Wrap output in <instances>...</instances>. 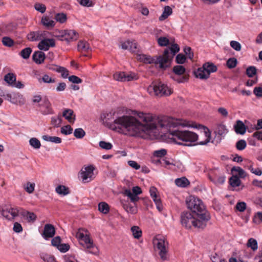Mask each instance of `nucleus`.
<instances>
[{
    "label": "nucleus",
    "mask_w": 262,
    "mask_h": 262,
    "mask_svg": "<svg viewBox=\"0 0 262 262\" xmlns=\"http://www.w3.org/2000/svg\"><path fill=\"white\" fill-rule=\"evenodd\" d=\"M246 142L244 140H240L237 142L236 147L238 150H242L246 148Z\"/></svg>",
    "instance_id": "nucleus-56"
},
{
    "label": "nucleus",
    "mask_w": 262,
    "mask_h": 262,
    "mask_svg": "<svg viewBox=\"0 0 262 262\" xmlns=\"http://www.w3.org/2000/svg\"><path fill=\"white\" fill-rule=\"evenodd\" d=\"M54 36L59 40L68 42L76 40L78 38L77 32L73 30L59 31L55 32Z\"/></svg>",
    "instance_id": "nucleus-9"
},
{
    "label": "nucleus",
    "mask_w": 262,
    "mask_h": 262,
    "mask_svg": "<svg viewBox=\"0 0 262 262\" xmlns=\"http://www.w3.org/2000/svg\"><path fill=\"white\" fill-rule=\"evenodd\" d=\"M186 204L187 207L198 217H202L201 214L209 215L202 201L198 198L194 196H189L186 200Z\"/></svg>",
    "instance_id": "nucleus-5"
},
{
    "label": "nucleus",
    "mask_w": 262,
    "mask_h": 262,
    "mask_svg": "<svg viewBox=\"0 0 262 262\" xmlns=\"http://www.w3.org/2000/svg\"><path fill=\"white\" fill-rule=\"evenodd\" d=\"M234 127L235 132L238 134L244 135L246 130L245 124L241 120L236 121V123L234 125Z\"/></svg>",
    "instance_id": "nucleus-23"
},
{
    "label": "nucleus",
    "mask_w": 262,
    "mask_h": 262,
    "mask_svg": "<svg viewBox=\"0 0 262 262\" xmlns=\"http://www.w3.org/2000/svg\"><path fill=\"white\" fill-rule=\"evenodd\" d=\"M139 118L144 123L133 116H123L117 118L114 121L113 129L129 136H140L143 133H149L157 127L166 129L171 136V139L177 144L191 146L198 140L196 134L189 130L171 129L178 126H186L185 121L163 116L157 118L150 114L142 112L138 113Z\"/></svg>",
    "instance_id": "nucleus-1"
},
{
    "label": "nucleus",
    "mask_w": 262,
    "mask_h": 262,
    "mask_svg": "<svg viewBox=\"0 0 262 262\" xmlns=\"http://www.w3.org/2000/svg\"><path fill=\"white\" fill-rule=\"evenodd\" d=\"M73 128L69 125L62 126L61 128V133L65 135H70L72 133Z\"/></svg>",
    "instance_id": "nucleus-52"
},
{
    "label": "nucleus",
    "mask_w": 262,
    "mask_h": 262,
    "mask_svg": "<svg viewBox=\"0 0 262 262\" xmlns=\"http://www.w3.org/2000/svg\"><path fill=\"white\" fill-rule=\"evenodd\" d=\"M161 32V30H157V32L155 34L158 43L160 46L161 47L166 46L169 43V40L166 37L159 36V34Z\"/></svg>",
    "instance_id": "nucleus-21"
},
{
    "label": "nucleus",
    "mask_w": 262,
    "mask_h": 262,
    "mask_svg": "<svg viewBox=\"0 0 262 262\" xmlns=\"http://www.w3.org/2000/svg\"><path fill=\"white\" fill-rule=\"evenodd\" d=\"M95 169V167L93 165H85L82 167L79 172V177L82 182L88 183L94 179Z\"/></svg>",
    "instance_id": "nucleus-8"
},
{
    "label": "nucleus",
    "mask_w": 262,
    "mask_h": 262,
    "mask_svg": "<svg viewBox=\"0 0 262 262\" xmlns=\"http://www.w3.org/2000/svg\"><path fill=\"white\" fill-rule=\"evenodd\" d=\"M20 209L17 207H7L1 210L2 215L8 220H12L19 215Z\"/></svg>",
    "instance_id": "nucleus-10"
},
{
    "label": "nucleus",
    "mask_w": 262,
    "mask_h": 262,
    "mask_svg": "<svg viewBox=\"0 0 262 262\" xmlns=\"http://www.w3.org/2000/svg\"><path fill=\"white\" fill-rule=\"evenodd\" d=\"M204 66L206 71L209 73V75L211 73L214 72L217 70L216 67L212 63L207 62L204 64Z\"/></svg>",
    "instance_id": "nucleus-44"
},
{
    "label": "nucleus",
    "mask_w": 262,
    "mask_h": 262,
    "mask_svg": "<svg viewBox=\"0 0 262 262\" xmlns=\"http://www.w3.org/2000/svg\"><path fill=\"white\" fill-rule=\"evenodd\" d=\"M232 173H234L237 177L240 178H245L246 176V172L241 167L234 166L231 169Z\"/></svg>",
    "instance_id": "nucleus-33"
},
{
    "label": "nucleus",
    "mask_w": 262,
    "mask_h": 262,
    "mask_svg": "<svg viewBox=\"0 0 262 262\" xmlns=\"http://www.w3.org/2000/svg\"><path fill=\"white\" fill-rule=\"evenodd\" d=\"M237 64V60L234 58H229L227 61V66L230 68H234Z\"/></svg>",
    "instance_id": "nucleus-60"
},
{
    "label": "nucleus",
    "mask_w": 262,
    "mask_h": 262,
    "mask_svg": "<svg viewBox=\"0 0 262 262\" xmlns=\"http://www.w3.org/2000/svg\"><path fill=\"white\" fill-rule=\"evenodd\" d=\"M256 69L254 67H249L247 69L246 74L250 77H253L256 74Z\"/></svg>",
    "instance_id": "nucleus-63"
},
{
    "label": "nucleus",
    "mask_w": 262,
    "mask_h": 262,
    "mask_svg": "<svg viewBox=\"0 0 262 262\" xmlns=\"http://www.w3.org/2000/svg\"><path fill=\"white\" fill-rule=\"evenodd\" d=\"M41 24L48 29H52L55 26L56 21L54 20L53 13L50 12L42 16Z\"/></svg>",
    "instance_id": "nucleus-14"
},
{
    "label": "nucleus",
    "mask_w": 262,
    "mask_h": 262,
    "mask_svg": "<svg viewBox=\"0 0 262 262\" xmlns=\"http://www.w3.org/2000/svg\"><path fill=\"white\" fill-rule=\"evenodd\" d=\"M253 221L254 223L259 224L260 223H262V212H258L255 214Z\"/></svg>",
    "instance_id": "nucleus-55"
},
{
    "label": "nucleus",
    "mask_w": 262,
    "mask_h": 262,
    "mask_svg": "<svg viewBox=\"0 0 262 262\" xmlns=\"http://www.w3.org/2000/svg\"><path fill=\"white\" fill-rule=\"evenodd\" d=\"M32 58L35 63L40 64L45 59V54L41 51H36L33 53Z\"/></svg>",
    "instance_id": "nucleus-22"
},
{
    "label": "nucleus",
    "mask_w": 262,
    "mask_h": 262,
    "mask_svg": "<svg viewBox=\"0 0 262 262\" xmlns=\"http://www.w3.org/2000/svg\"><path fill=\"white\" fill-rule=\"evenodd\" d=\"M154 249L162 261L167 260L168 255V242L163 236L158 235L152 239Z\"/></svg>",
    "instance_id": "nucleus-4"
},
{
    "label": "nucleus",
    "mask_w": 262,
    "mask_h": 262,
    "mask_svg": "<svg viewBox=\"0 0 262 262\" xmlns=\"http://www.w3.org/2000/svg\"><path fill=\"white\" fill-rule=\"evenodd\" d=\"M55 233V230L54 226L50 224L45 225L43 232L42 233V236L48 240L50 238L53 237Z\"/></svg>",
    "instance_id": "nucleus-17"
},
{
    "label": "nucleus",
    "mask_w": 262,
    "mask_h": 262,
    "mask_svg": "<svg viewBox=\"0 0 262 262\" xmlns=\"http://www.w3.org/2000/svg\"><path fill=\"white\" fill-rule=\"evenodd\" d=\"M174 182L177 186L180 187H185L189 184V181L185 177L176 179Z\"/></svg>",
    "instance_id": "nucleus-30"
},
{
    "label": "nucleus",
    "mask_w": 262,
    "mask_h": 262,
    "mask_svg": "<svg viewBox=\"0 0 262 262\" xmlns=\"http://www.w3.org/2000/svg\"><path fill=\"white\" fill-rule=\"evenodd\" d=\"M41 257L45 262H57L53 256L47 254H42Z\"/></svg>",
    "instance_id": "nucleus-53"
},
{
    "label": "nucleus",
    "mask_w": 262,
    "mask_h": 262,
    "mask_svg": "<svg viewBox=\"0 0 262 262\" xmlns=\"http://www.w3.org/2000/svg\"><path fill=\"white\" fill-rule=\"evenodd\" d=\"M29 144L34 149H39L41 146L39 140L36 138H31L29 140Z\"/></svg>",
    "instance_id": "nucleus-42"
},
{
    "label": "nucleus",
    "mask_w": 262,
    "mask_h": 262,
    "mask_svg": "<svg viewBox=\"0 0 262 262\" xmlns=\"http://www.w3.org/2000/svg\"><path fill=\"white\" fill-rule=\"evenodd\" d=\"M172 9L169 6H165L164 8L162 15L159 18V20L163 21L165 20L172 14Z\"/></svg>",
    "instance_id": "nucleus-28"
},
{
    "label": "nucleus",
    "mask_w": 262,
    "mask_h": 262,
    "mask_svg": "<svg viewBox=\"0 0 262 262\" xmlns=\"http://www.w3.org/2000/svg\"><path fill=\"white\" fill-rule=\"evenodd\" d=\"M166 150L164 149H161L158 150H155L154 152V156L157 157H162L166 154Z\"/></svg>",
    "instance_id": "nucleus-64"
},
{
    "label": "nucleus",
    "mask_w": 262,
    "mask_h": 262,
    "mask_svg": "<svg viewBox=\"0 0 262 262\" xmlns=\"http://www.w3.org/2000/svg\"><path fill=\"white\" fill-rule=\"evenodd\" d=\"M247 245L248 247H250L253 251H255L258 248L256 240L252 238L249 239Z\"/></svg>",
    "instance_id": "nucleus-49"
},
{
    "label": "nucleus",
    "mask_w": 262,
    "mask_h": 262,
    "mask_svg": "<svg viewBox=\"0 0 262 262\" xmlns=\"http://www.w3.org/2000/svg\"><path fill=\"white\" fill-rule=\"evenodd\" d=\"M185 71L186 69L183 66H176L173 68V72L177 75H182Z\"/></svg>",
    "instance_id": "nucleus-41"
},
{
    "label": "nucleus",
    "mask_w": 262,
    "mask_h": 262,
    "mask_svg": "<svg viewBox=\"0 0 262 262\" xmlns=\"http://www.w3.org/2000/svg\"><path fill=\"white\" fill-rule=\"evenodd\" d=\"M236 208L238 211L243 212L246 208V204L244 202H238L236 205Z\"/></svg>",
    "instance_id": "nucleus-62"
},
{
    "label": "nucleus",
    "mask_w": 262,
    "mask_h": 262,
    "mask_svg": "<svg viewBox=\"0 0 262 262\" xmlns=\"http://www.w3.org/2000/svg\"><path fill=\"white\" fill-rule=\"evenodd\" d=\"M98 210L101 212L106 214L109 212L110 207L106 203L102 202L98 204Z\"/></svg>",
    "instance_id": "nucleus-37"
},
{
    "label": "nucleus",
    "mask_w": 262,
    "mask_h": 262,
    "mask_svg": "<svg viewBox=\"0 0 262 262\" xmlns=\"http://www.w3.org/2000/svg\"><path fill=\"white\" fill-rule=\"evenodd\" d=\"M203 135L205 137L206 139L204 141H200L198 143L200 145H205L209 142L210 140V133L209 129L207 128L204 129V132Z\"/></svg>",
    "instance_id": "nucleus-38"
},
{
    "label": "nucleus",
    "mask_w": 262,
    "mask_h": 262,
    "mask_svg": "<svg viewBox=\"0 0 262 262\" xmlns=\"http://www.w3.org/2000/svg\"><path fill=\"white\" fill-rule=\"evenodd\" d=\"M54 19H55L56 23L59 22L60 24L64 23L67 19V15L63 13H56L54 16Z\"/></svg>",
    "instance_id": "nucleus-36"
},
{
    "label": "nucleus",
    "mask_w": 262,
    "mask_h": 262,
    "mask_svg": "<svg viewBox=\"0 0 262 262\" xmlns=\"http://www.w3.org/2000/svg\"><path fill=\"white\" fill-rule=\"evenodd\" d=\"M75 236L78 240L79 244L86 249L85 250L86 252L94 255L99 254L98 248L93 243L86 230L79 229L76 231Z\"/></svg>",
    "instance_id": "nucleus-3"
},
{
    "label": "nucleus",
    "mask_w": 262,
    "mask_h": 262,
    "mask_svg": "<svg viewBox=\"0 0 262 262\" xmlns=\"http://www.w3.org/2000/svg\"><path fill=\"white\" fill-rule=\"evenodd\" d=\"M46 38L41 37V41L38 45V48L40 50L47 51L49 49L50 47H54L55 46L54 39H48Z\"/></svg>",
    "instance_id": "nucleus-15"
},
{
    "label": "nucleus",
    "mask_w": 262,
    "mask_h": 262,
    "mask_svg": "<svg viewBox=\"0 0 262 262\" xmlns=\"http://www.w3.org/2000/svg\"><path fill=\"white\" fill-rule=\"evenodd\" d=\"M32 52V49L30 48H26L22 50L20 52L19 55L24 58V59H28L30 57V55Z\"/></svg>",
    "instance_id": "nucleus-46"
},
{
    "label": "nucleus",
    "mask_w": 262,
    "mask_h": 262,
    "mask_svg": "<svg viewBox=\"0 0 262 262\" xmlns=\"http://www.w3.org/2000/svg\"><path fill=\"white\" fill-rule=\"evenodd\" d=\"M131 231L135 238H139L142 235V231L138 226H133L131 228Z\"/></svg>",
    "instance_id": "nucleus-40"
},
{
    "label": "nucleus",
    "mask_w": 262,
    "mask_h": 262,
    "mask_svg": "<svg viewBox=\"0 0 262 262\" xmlns=\"http://www.w3.org/2000/svg\"><path fill=\"white\" fill-rule=\"evenodd\" d=\"M202 217H198L189 211H184L181 215V222L182 226L187 229L192 227L198 228H204L207 221L210 219L209 215L201 214Z\"/></svg>",
    "instance_id": "nucleus-2"
},
{
    "label": "nucleus",
    "mask_w": 262,
    "mask_h": 262,
    "mask_svg": "<svg viewBox=\"0 0 262 262\" xmlns=\"http://www.w3.org/2000/svg\"><path fill=\"white\" fill-rule=\"evenodd\" d=\"M180 50V48L177 44H172L171 47L169 49H166L163 53L162 55H161L162 57H163L164 58L167 59L168 60V64L167 65V68L168 67L171 63V61L175 54L178 52Z\"/></svg>",
    "instance_id": "nucleus-12"
},
{
    "label": "nucleus",
    "mask_w": 262,
    "mask_h": 262,
    "mask_svg": "<svg viewBox=\"0 0 262 262\" xmlns=\"http://www.w3.org/2000/svg\"><path fill=\"white\" fill-rule=\"evenodd\" d=\"M4 80L9 85L12 86L16 81V76L14 74L9 73L5 76Z\"/></svg>",
    "instance_id": "nucleus-34"
},
{
    "label": "nucleus",
    "mask_w": 262,
    "mask_h": 262,
    "mask_svg": "<svg viewBox=\"0 0 262 262\" xmlns=\"http://www.w3.org/2000/svg\"><path fill=\"white\" fill-rule=\"evenodd\" d=\"M230 46L235 51H239L241 50L242 46L239 42L237 41L232 40L230 42Z\"/></svg>",
    "instance_id": "nucleus-59"
},
{
    "label": "nucleus",
    "mask_w": 262,
    "mask_h": 262,
    "mask_svg": "<svg viewBox=\"0 0 262 262\" xmlns=\"http://www.w3.org/2000/svg\"><path fill=\"white\" fill-rule=\"evenodd\" d=\"M214 132L220 136H224L227 133L228 129L224 124H218L216 125Z\"/></svg>",
    "instance_id": "nucleus-27"
},
{
    "label": "nucleus",
    "mask_w": 262,
    "mask_h": 262,
    "mask_svg": "<svg viewBox=\"0 0 262 262\" xmlns=\"http://www.w3.org/2000/svg\"><path fill=\"white\" fill-rule=\"evenodd\" d=\"M169 168L172 170H178L182 171L184 169V166L181 162L179 161H174L173 167H169Z\"/></svg>",
    "instance_id": "nucleus-47"
},
{
    "label": "nucleus",
    "mask_w": 262,
    "mask_h": 262,
    "mask_svg": "<svg viewBox=\"0 0 262 262\" xmlns=\"http://www.w3.org/2000/svg\"><path fill=\"white\" fill-rule=\"evenodd\" d=\"M230 184L233 187L239 186L241 184V180L237 176H232L229 180Z\"/></svg>",
    "instance_id": "nucleus-39"
},
{
    "label": "nucleus",
    "mask_w": 262,
    "mask_h": 262,
    "mask_svg": "<svg viewBox=\"0 0 262 262\" xmlns=\"http://www.w3.org/2000/svg\"><path fill=\"white\" fill-rule=\"evenodd\" d=\"M209 179L216 185L222 184L225 181V177L224 176H215L214 177L211 174H209Z\"/></svg>",
    "instance_id": "nucleus-25"
},
{
    "label": "nucleus",
    "mask_w": 262,
    "mask_h": 262,
    "mask_svg": "<svg viewBox=\"0 0 262 262\" xmlns=\"http://www.w3.org/2000/svg\"><path fill=\"white\" fill-rule=\"evenodd\" d=\"M55 191L59 195H66L70 193L69 188L64 185H58L56 187Z\"/></svg>",
    "instance_id": "nucleus-29"
},
{
    "label": "nucleus",
    "mask_w": 262,
    "mask_h": 262,
    "mask_svg": "<svg viewBox=\"0 0 262 262\" xmlns=\"http://www.w3.org/2000/svg\"><path fill=\"white\" fill-rule=\"evenodd\" d=\"M35 184L34 183L28 182L24 186V189L28 193H32L34 190Z\"/></svg>",
    "instance_id": "nucleus-48"
},
{
    "label": "nucleus",
    "mask_w": 262,
    "mask_h": 262,
    "mask_svg": "<svg viewBox=\"0 0 262 262\" xmlns=\"http://www.w3.org/2000/svg\"><path fill=\"white\" fill-rule=\"evenodd\" d=\"M61 123V117L60 116H53L51 118V124L55 127H59Z\"/></svg>",
    "instance_id": "nucleus-43"
},
{
    "label": "nucleus",
    "mask_w": 262,
    "mask_h": 262,
    "mask_svg": "<svg viewBox=\"0 0 262 262\" xmlns=\"http://www.w3.org/2000/svg\"><path fill=\"white\" fill-rule=\"evenodd\" d=\"M19 215L23 216L29 222H34L36 217L34 213L27 211L21 209H20Z\"/></svg>",
    "instance_id": "nucleus-20"
},
{
    "label": "nucleus",
    "mask_w": 262,
    "mask_h": 262,
    "mask_svg": "<svg viewBox=\"0 0 262 262\" xmlns=\"http://www.w3.org/2000/svg\"><path fill=\"white\" fill-rule=\"evenodd\" d=\"M50 33L48 31H40L36 32H31L28 35L27 37L31 41H35L41 39V37L43 38L48 37L50 36Z\"/></svg>",
    "instance_id": "nucleus-16"
},
{
    "label": "nucleus",
    "mask_w": 262,
    "mask_h": 262,
    "mask_svg": "<svg viewBox=\"0 0 262 262\" xmlns=\"http://www.w3.org/2000/svg\"><path fill=\"white\" fill-rule=\"evenodd\" d=\"M85 135V133L81 128H78L75 129L74 132V136L78 139L82 138Z\"/></svg>",
    "instance_id": "nucleus-50"
},
{
    "label": "nucleus",
    "mask_w": 262,
    "mask_h": 262,
    "mask_svg": "<svg viewBox=\"0 0 262 262\" xmlns=\"http://www.w3.org/2000/svg\"><path fill=\"white\" fill-rule=\"evenodd\" d=\"M99 146L102 148L106 150H109L112 148L113 145L110 142H106L105 141H101L99 143Z\"/></svg>",
    "instance_id": "nucleus-54"
},
{
    "label": "nucleus",
    "mask_w": 262,
    "mask_h": 262,
    "mask_svg": "<svg viewBox=\"0 0 262 262\" xmlns=\"http://www.w3.org/2000/svg\"><path fill=\"white\" fill-rule=\"evenodd\" d=\"M2 42L4 46L9 47L12 46L14 43L13 40L9 37H4L2 39Z\"/></svg>",
    "instance_id": "nucleus-57"
},
{
    "label": "nucleus",
    "mask_w": 262,
    "mask_h": 262,
    "mask_svg": "<svg viewBox=\"0 0 262 262\" xmlns=\"http://www.w3.org/2000/svg\"><path fill=\"white\" fill-rule=\"evenodd\" d=\"M147 92L150 95L153 96H169L172 94V89L161 82H155L147 88Z\"/></svg>",
    "instance_id": "nucleus-6"
},
{
    "label": "nucleus",
    "mask_w": 262,
    "mask_h": 262,
    "mask_svg": "<svg viewBox=\"0 0 262 262\" xmlns=\"http://www.w3.org/2000/svg\"><path fill=\"white\" fill-rule=\"evenodd\" d=\"M52 69L61 73V76L63 78H67L69 76V71L64 67L55 66Z\"/></svg>",
    "instance_id": "nucleus-31"
},
{
    "label": "nucleus",
    "mask_w": 262,
    "mask_h": 262,
    "mask_svg": "<svg viewBox=\"0 0 262 262\" xmlns=\"http://www.w3.org/2000/svg\"><path fill=\"white\" fill-rule=\"evenodd\" d=\"M123 207L126 212L131 214H135L137 212L136 206H132L129 204H124Z\"/></svg>",
    "instance_id": "nucleus-45"
},
{
    "label": "nucleus",
    "mask_w": 262,
    "mask_h": 262,
    "mask_svg": "<svg viewBox=\"0 0 262 262\" xmlns=\"http://www.w3.org/2000/svg\"><path fill=\"white\" fill-rule=\"evenodd\" d=\"M121 47L123 50H129L132 52H134L137 49V44L135 41H130L127 40L123 42L121 44Z\"/></svg>",
    "instance_id": "nucleus-19"
},
{
    "label": "nucleus",
    "mask_w": 262,
    "mask_h": 262,
    "mask_svg": "<svg viewBox=\"0 0 262 262\" xmlns=\"http://www.w3.org/2000/svg\"><path fill=\"white\" fill-rule=\"evenodd\" d=\"M69 80L73 83L79 84L82 82V80L78 77L72 75L68 77Z\"/></svg>",
    "instance_id": "nucleus-61"
},
{
    "label": "nucleus",
    "mask_w": 262,
    "mask_h": 262,
    "mask_svg": "<svg viewBox=\"0 0 262 262\" xmlns=\"http://www.w3.org/2000/svg\"><path fill=\"white\" fill-rule=\"evenodd\" d=\"M90 48V45L86 41L81 40L78 43V49L81 52L88 51Z\"/></svg>",
    "instance_id": "nucleus-35"
},
{
    "label": "nucleus",
    "mask_w": 262,
    "mask_h": 262,
    "mask_svg": "<svg viewBox=\"0 0 262 262\" xmlns=\"http://www.w3.org/2000/svg\"><path fill=\"white\" fill-rule=\"evenodd\" d=\"M142 193V190L139 186H135L132 188V191L130 189H125L124 191V194L128 196L130 201L136 204V202L138 201L139 197L138 195Z\"/></svg>",
    "instance_id": "nucleus-11"
},
{
    "label": "nucleus",
    "mask_w": 262,
    "mask_h": 262,
    "mask_svg": "<svg viewBox=\"0 0 262 262\" xmlns=\"http://www.w3.org/2000/svg\"><path fill=\"white\" fill-rule=\"evenodd\" d=\"M34 8L36 10L41 13H43L46 10L45 5L40 3H36L34 5Z\"/></svg>",
    "instance_id": "nucleus-58"
},
{
    "label": "nucleus",
    "mask_w": 262,
    "mask_h": 262,
    "mask_svg": "<svg viewBox=\"0 0 262 262\" xmlns=\"http://www.w3.org/2000/svg\"><path fill=\"white\" fill-rule=\"evenodd\" d=\"M41 105L46 108L42 114L44 115L52 114V110L51 108V104L49 100L47 98L42 99Z\"/></svg>",
    "instance_id": "nucleus-26"
},
{
    "label": "nucleus",
    "mask_w": 262,
    "mask_h": 262,
    "mask_svg": "<svg viewBox=\"0 0 262 262\" xmlns=\"http://www.w3.org/2000/svg\"><path fill=\"white\" fill-rule=\"evenodd\" d=\"M195 74L196 77L202 79H205L209 77V73L206 71L204 65L202 68L198 69Z\"/></svg>",
    "instance_id": "nucleus-24"
},
{
    "label": "nucleus",
    "mask_w": 262,
    "mask_h": 262,
    "mask_svg": "<svg viewBox=\"0 0 262 262\" xmlns=\"http://www.w3.org/2000/svg\"><path fill=\"white\" fill-rule=\"evenodd\" d=\"M62 116L70 123H74L76 119L75 115L72 110L67 108L62 112Z\"/></svg>",
    "instance_id": "nucleus-18"
},
{
    "label": "nucleus",
    "mask_w": 262,
    "mask_h": 262,
    "mask_svg": "<svg viewBox=\"0 0 262 262\" xmlns=\"http://www.w3.org/2000/svg\"><path fill=\"white\" fill-rule=\"evenodd\" d=\"M137 58L140 61L143 62L145 63H155L156 65H158L159 68L162 69H165L167 68L168 60L164 58L161 56L158 57H151L149 55L145 54H139L137 56Z\"/></svg>",
    "instance_id": "nucleus-7"
},
{
    "label": "nucleus",
    "mask_w": 262,
    "mask_h": 262,
    "mask_svg": "<svg viewBox=\"0 0 262 262\" xmlns=\"http://www.w3.org/2000/svg\"><path fill=\"white\" fill-rule=\"evenodd\" d=\"M114 78L117 81L125 82L132 81L137 78L135 73L119 72L114 74Z\"/></svg>",
    "instance_id": "nucleus-13"
},
{
    "label": "nucleus",
    "mask_w": 262,
    "mask_h": 262,
    "mask_svg": "<svg viewBox=\"0 0 262 262\" xmlns=\"http://www.w3.org/2000/svg\"><path fill=\"white\" fill-rule=\"evenodd\" d=\"M162 165L165 167L169 168V167H173L174 161L172 160H168L167 158L163 159L162 161L158 160Z\"/></svg>",
    "instance_id": "nucleus-51"
},
{
    "label": "nucleus",
    "mask_w": 262,
    "mask_h": 262,
    "mask_svg": "<svg viewBox=\"0 0 262 262\" xmlns=\"http://www.w3.org/2000/svg\"><path fill=\"white\" fill-rule=\"evenodd\" d=\"M42 139L46 141L51 142L56 144H59L61 142V139L55 136L52 137L48 135H43L42 136Z\"/></svg>",
    "instance_id": "nucleus-32"
}]
</instances>
